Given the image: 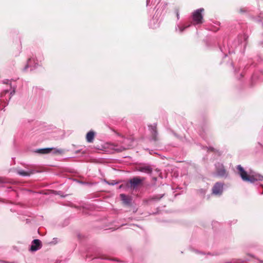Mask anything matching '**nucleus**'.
Instances as JSON below:
<instances>
[{
  "label": "nucleus",
  "instance_id": "obj_1",
  "mask_svg": "<svg viewBox=\"0 0 263 263\" xmlns=\"http://www.w3.org/2000/svg\"><path fill=\"white\" fill-rule=\"evenodd\" d=\"M237 169L238 171V174L244 181L254 183L256 181L263 180V176L261 175L248 174L247 172L245 171L240 165H238L237 166Z\"/></svg>",
  "mask_w": 263,
  "mask_h": 263
},
{
  "label": "nucleus",
  "instance_id": "obj_2",
  "mask_svg": "<svg viewBox=\"0 0 263 263\" xmlns=\"http://www.w3.org/2000/svg\"><path fill=\"white\" fill-rule=\"evenodd\" d=\"M203 8H200L195 10L192 14V18L195 24H200L203 22V17L202 13L204 11Z\"/></svg>",
  "mask_w": 263,
  "mask_h": 263
},
{
  "label": "nucleus",
  "instance_id": "obj_3",
  "mask_svg": "<svg viewBox=\"0 0 263 263\" xmlns=\"http://www.w3.org/2000/svg\"><path fill=\"white\" fill-rule=\"evenodd\" d=\"M116 134L119 137L124 138V140L121 142V143L124 144V146L121 147L119 149H118V152H122L123 151H125L130 148V147L132 146L133 140L129 138H125L123 135L121 134L115 132Z\"/></svg>",
  "mask_w": 263,
  "mask_h": 263
},
{
  "label": "nucleus",
  "instance_id": "obj_4",
  "mask_svg": "<svg viewBox=\"0 0 263 263\" xmlns=\"http://www.w3.org/2000/svg\"><path fill=\"white\" fill-rule=\"evenodd\" d=\"M148 127L151 132L152 139L155 143H156L159 140L157 124H154L153 125H148Z\"/></svg>",
  "mask_w": 263,
  "mask_h": 263
},
{
  "label": "nucleus",
  "instance_id": "obj_5",
  "mask_svg": "<svg viewBox=\"0 0 263 263\" xmlns=\"http://www.w3.org/2000/svg\"><path fill=\"white\" fill-rule=\"evenodd\" d=\"M144 180V178H141L140 177H134L129 181L130 187L133 189L137 188L139 185L142 183Z\"/></svg>",
  "mask_w": 263,
  "mask_h": 263
},
{
  "label": "nucleus",
  "instance_id": "obj_6",
  "mask_svg": "<svg viewBox=\"0 0 263 263\" xmlns=\"http://www.w3.org/2000/svg\"><path fill=\"white\" fill-rule=\"evenodd\" d=\"M223 192V184L219 182L216 183L212 188V193L216 195H220Z\"/></svg>",
  "mask_w": 263,
  "mask_h": 263
},
{
  "label": "nucleus",
  "instance_id": "obj_7",
  "mask_svg": "<svg viewBox=\"0 0 263 263\" xmlns=\"http://www.w3.org/2000/svg\"><path fill=\"white\" fill-rule=\"evenodd\" d=\"M138 171L141 172L145 173H147V174H151L153 171V169L151 167V166L148 165H145L139 166L138 168Z\"/></svg>",
  "mask_w": 263,
  "mask_h": 263
},
{
  "label": "nucleus",
  "instance_id": "obj_8",
  "mask_svg": "<svg viewBox=\"0 0 263 263\" xmlns=\"http://www.w3.org/2000/svg\"><path fill=\"white\" fill-rule=\"evenodd\" d=\"M55 149L53 148H40L37 149L34 151V153L39 154H47L51 152L52 151L54 150Z\"/></svg>",
  "mask_w": 263,
  "mask_h": 263
},
{
  "label": "nucleus",
  "instance_id": "obj_9",
  "mask_svg": "<svg viewBox=\"0 0 263 263\" xmlns=\"http://www.w3.org/2000/svg\"><path fill=\"white\" fill-rule=\"evenodd\" d=\"M95 138V132L89 131L86 135V140L88 142H92Z\"/></svg>",
  "mask_w": 263,
  "mask_h": 263
},
{
  "label": "nucleus",
  "instance_id": "obj_10",
  "mask_svg": "<svg viewBox=\"0 0 263 263\" xmlns=\"http://www.w3.org/2000/svg\"><path fill=\"white\" fill-rule=\"evenodd\" d=\"M42 247V243L39 239H34V252L40 249Z\"/></svg>",
  "mask_w": 263,
  "mask_h": 263
},
{
  "label": "nucleus",
  "instance_id": "obj_11",
  "mask_svg": "<svg viewBox=\"0 0 263 263\" xmlns=\"http://www.w3.org/2000/svg\"><path fill=\"white\" fill-rule=\"evenodd\" d=\"M31 173V171H26L24 170H20L18 171V174L22 176H30Z\"/></svg>",
  "mask_w": 263,
  "mask_h": 263
},
{
  "label": "nucleus",
  "instance_id": "obj_12",
  "mask_svg": "<svg viewBox=\"0 0 263 263\" xmlns=\"http://www.w3.org/2000/svg\"><path fill=\"white\" fill-rule=\"evenodd\" d=\"M120 197L124 203L128 204L129 203L128 199L125 195L122 194L120 195Z\"/></svg>",
  "mask_w": 263,
  "mask_h": 263
},
{
  "label": "nucleus",
  "instance_id": "obj_13",
  "mask_svg": "<svg viewBox=\"0 0 263 263\" xmlns=\"http://www.w3.org/2000/svg\"><path fill=\"white\" fill-rule=\"evenodd\" d=\"M217 173L218 175L220 176H223L226 174V171L223 168H221L220 169L217 170Z\"/></svg>",
  "mask_w": 263,
  "mask_h": 263
},
{
  "label": "nucleus",
  "instance_id": "obj_14",
  "mask_svg": "<svg viewBox=\"0 0 263 263\" xmlns=\"http://www.w3.org/2000/svg\"><path fill=\"white\" fill-rule=\"evenodd\" d=\"M208 151L212 152H214V153H217L219 155L221 154L220 152L218 150L216 149L214 147H209V148H208Z\"/></svg>",
  "mask_w": 263,
  "mask_h": 263
},
{
  "label": "nucleus",
  "instance_id": "obj_15",
  "mask_svg": "<svg viewBox=\"0 0 263 263\" xmlns=\"http://www.w3.org/2000/svg\"><path fill=\"white\" fill-rule=\"evenodd\" d=\"M175 13L176 14V16L177 17V19L178 20L179 18V10L178 9H176L175 10Z\"/></svg>",
  "mask_w": 263,
  "mask_h": 263
},
{
  "label": "nucleus",
  "instance_id": "obj_16",
  "mask_svg": "<svg viewBox=\"0 0 263 263\" xmlns=\"http://www.w3.org/2000/svg\"><path fill=\"white\" fill-rule=\"evenodd\" d=\"M63 153V151L62 149H57L55 150L54 153L55 154H61Z\"/></svg>",
  "mask_w": 263,
  "mask_h": 263
},
{
  "label": "nucleus",
  "instance_id": "obj_17",
  "mask_svg": "<svg viewBox=\"0 0 263 263\" xmlns=\"http://www.w3.org/2000/svg\"><path fill=\"white\" fill-rule=\"evenodd\" d=\"M15 93V89L13 88L10 91L11 96H13Z\"/></svg>",
  "mask_w": 263,
  "mask_h": 263
},
{
  "label": "nucleus",
  "instance_id": "obj_18",
  "mask_svg": "<svg viewBox=\"0 0 263 263\" xmlns=\"http://www.w3.org/2000/svg\"><path fill=\"white\" fill-rule=\"evenodd\" d=\"M31 62V60L30 59L28 60V63H27L26 66L25 67V69H26L29 67V62Z\"/></svg>",
  "mask_w": 263,
  "mask_h": 263
},
{
  "label": "nucleus",
  "instance_id": "obj_19",
  "mask_svg": "<svg viewBox=\"0 0 263 263\" xmlns=\"http://www.w3.org/2000/svg\"><path fill=\"white\" fill-rule=\"evenodd\" d=\"M30 251H31V252L33 251V243L30 246Z\"/></svg>",
  "mask_w": 263,
  "mask_h": 263
},
{
  "label": "nucleus",
  "instance_id": "obj_20",
  "mask_svg": "<svg viewBox=\"0 0 263 263\" xmlns=\"http://www.w3.org/2000/svg\"><path fill=\"white\" fill-rule=\"evenodd\" d=\"M8 83V80H5L4 81V83L7 84Z\"/></svg>",
  "mask_w": 263,
  "mask_h": 263
},
{
  "label": "nucleus",
  "instance_id": "obj_21",
  "mask_svg": "<svg viewBox=\"0 0 263 263\" xmlns=\"http://www.w3.org/2000/svg\"><path fill=\"white\" fill-rule=\"evenodd\" d=\"M161 197H162V196H161V197H159V198H158V197H155V199H158V200H159V199H160Z\"/></svg>",
  "mask_w": 263,
  "mask_h": 263
},
{
  "label": "nucleus",
  "instance_id": "obj_22",
  "mask_svg": "<svg viewBox=\"0 0 263 263\" xmlns=\"http://www.w3.org/2000/svg\"><path fill=\"white\" fill-rule=\"evenodd\" d=\"M184 28L181 29H180L181 31V32H182V31H183V30H184Z\"/></svg>",
  "mask_w": 263,
  "mask_h": 263
},
{
  "label": "nucleus",
  "instance_id": "obj_23",
  "mask_svg": "<svg viewBox=\"0 0 263 263\" xmlns=\"http://www.w3.org/2000/svg\"><path fill=\"white\" fill-rule=\"evenodd\" d=\"M9 92V91H8V90H6V92Z\"/></svg>",
  "mask_w": 263,
  "mask_h": 263
}]
</instances>
